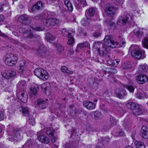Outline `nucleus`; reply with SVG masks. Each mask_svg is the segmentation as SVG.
<instances>
[{
    "label": "nucleus",
    "mask_w": 148,
    "mask_h": 148,
    "mask_svg": "<svg viewBox=\"0 0 148 148\" xmlns=\"http://www.w3.org/2000/svg\"><path fill=\"white\" fill-rule=\"evenodd\" d=\"M18 20L21 23L25 24L22 28H21L20 29L22 31V32L23 33V36L26 39H30L35 37V35L32 32L33 30L37 31L42 30L40 27H33L30 25H26V24L30 23L31 21L29 16L26 14L21 15L19 18Z\"/></svg>",
    "instance_id": "nucleus-1"
},
{
    "label": "nucleus",
    "mask_w": 148,
    "mask_h": 148,
    "mask_svg": "<svg viewBox=\"0 0 148 148\" xmlns=\"http://www.w3.org/2000/svg\"><path fill=\"white\" fill-rule=\"evenodd\" d=\"M110 36L107 35L104 40V44L100 42H97L94 44V49L97 50L101 56H105L107 52V48H115L118 45L117 42L111 40Z\"/></svg>",
    "instance_id": "nucleus-2"
},
{
    "label": "nucleus",
    "mask_w": 148,
    "mask_h": 148,
    "mask_svg": "<svg viewBox=\"0 0 148 148\" xmlns=\"http://www.w3.org/2000/svg\"><path fill=\"white\" fill-rule=\"evenodd\" d=\"M25 83L24 81L19 82L17 85V96L18 99L23 103H26L28 99L27 93L25 91Z\"/></svg>",
    "instance_id": "nucleus-3"
},
{
    "label": "nucleus",
    "mask_w": 148,
    "mask_h": 148,
    "mask_svg": "<svg viewBox=\"0 0 148 148\" xmlns=\"http://www.w3.org/2000/svg\"><path fill=\"white\" fill-rule=\"evenodd\" d=\"M129 49L131 51L132 56L135 59H143L146 57L145 51L140 49L137 45H132Z\"/></svg>",
    "instance_id": "nucleus-4"
},
{
    "label": "nucleus",
    "mask_w": 148,
    "mask_h": 148,
    "mask_svg": "<svg viewBox=\"0 0 148 148\" xmlns=\"http://www.w3.org/2000/svg\"><path fill=\"white\" fill-rule=\"evenodd\" d=\"M18 60L17 55L14 53H9L5 56V63L8 66H13L17 63Z\"/></svg>",
    "instance_id": "nucleus-5"
},
{
    "label": "nucleus",
    "mask_w": 148,
    "mask_h": 148,
    "mask_svg": "<svg viewBox=\"0 0 148 148\" xmlns=\"http://www.w3.org/2000/svg\"><path fill=\"white\" fill-rule=\"evenodd\" d=\"M24 132L23 128L15 129L12 134L9 136L8 139L12 142L18 140L23 137V134Z\"/></svg>",
    "instance_id": "nucleus-6"
},
{
    "label": "nucleus",
    "mask_w": 148,
    "mask_h": 148,
    "mask_svg": "<svg viewBox=\"0 0 148 148\" xmlns=\"http://www.w3.org/2000/svg\"><path fill=\"white\" fill-rule=\"evenodd\" d=\"M34 73L38 77L44 81L47 79L49 76L48 73L46 70L40 68L35 69Z\"/></svg>",
    "instance_id": "nucleus-7"
},
{
    "label": "nucleus",
    "mask_w": 148,
    "mask_h": 148,
    "mask_svg": "<svg viewBox=\"0 0 148 148\" xmlns=\"http://www.w3.org/2000/svg\"><path fill=\"white\" fill-rule=\"evenodd\" d=\"M60 21L58 19L55 18H43L41 21L42 25L47 27L54 26L56 24H58Z\"/></svg>",
    "instance_id": "nucleus-8"
},
{
    "label": "nucleus",
    "mask_w": 148,
    "mask_h": 148,
    "mask_svg": "<svg viewBox=\"0 0 148 148\" xmlns=\"http://www.w3.org/2000/svg\"><path fill=\"white\" fill-rule=\"evenodd\" d=\"M127 106L131 110H135L136 115H139L143 113V110L139 105L136 103L130 102L127 104Z\"/></svg>",
    "instance_id": "nucleus-9"
},
{
    "label": "nucleus",
    "mask_w": 148,
    "mask_h": 148,
    "mask_svg": "<svg viewBox=\"0 0 148 148\" xmlns=\"http://www.w3.org/2000/svg\"><path fill=\"white\" fill-rule=\"evenodd\" d=\"M132 20V17L129 14H126L123 16H119L117 20V24L122 25L125 24L127 23H130Z\"/></svg>",
    "instance_id": "nucleus-10"
},
{
    "label": "nucleus",
    "mask_w": 148,
    "mask_h": 148,
    "mask_svg": "<svg viewBox=\"0 0 148 148\" xmlns=\"http://www.w3.org/2000/svg\"><path fill=\"white\" fill-rule=\"evenodd\" d=\"M16 75V72L11 69L6 70L2 74L3 77L7 79L11 78L15 76Z\"/></svg>",
    "instance_id": "nucleus-11"
},
{
    "label": "nucleus",
    "mask_w": 148,
    "mask_h": 148,
    "mask_svg": "<svg viewBox=\"0 0 148 148\" xmlns=\"http://www.w3.org/2000/svg\"><path fill=\"white\" fill-rule=\"evenodd\" d=\"M136 79L138 84H143L147 82L148 78L146 75H140L136 76Z\"/></svg>",
    "instance_id": "nucleus-12"
},
{
    "label": "nucleus",
    "mask_w": 148,
    "mask_h": 148,
    "mask_svg": "<svg viewBox=\"0 0 148 148\" xmlns=\"http://www.w3.org/2000/svg\"><path fill=\"white\" fill-rule=\"evenodd\" d=\"M43 91L47 95H49L51 93V88L50 84L49 82L43 83L41 85Z\"/></svg>",
    "instance_id": "nucleus-13"
},
{
    "label": "nucleus",
    "mask_w": 148,
    "mask_h": 148,
    "mask_svg": "<svg viewBox=\"0 0 148 148\" xmlns=\"http://www.w3.org/2000/svg\"><path fill=\"white\" fill-rule=\"evenodd\" d=\"M84 107L88 110H92L95 108L96 104L88 101H85L83 102Z\"/></svg>",
    "instance_id": "nucleus-14"
},
{
    "label": "nucleus",
    "mask_w": 148,
    "mask_h": 148,
    "mask_svg": "<svg viewBox=\"0 0 148 148\" xmlns=\"http://www.w3.org/2000/svg\"><path fill=\"white\" fill-rule=\"evenodd\" d=\"M38 89L39 86L38 85L34 84L30 89V96L32 97L35 96L37 95Z\"/></svg>",
    "instance_id": "nucleus-15"
},
{
    "label": "nucleus",
    "mask_w": 148,
    "mask_h": 148,
    "mask_svg": "<svg viewBox=\"0 0 148 148\" xmlns=\"http://www.w3.org/2000/svg\"><path fill=\"white\" fill-rule=\"evenodd\" d=\"M116 9L112 6H108L106 7L105 11L107 14L111 16L114 14L116 12Z\"/></svg>",
    "instance_id": "nucleus-16"
},
{
    "label": "nucleus",
    "mask_w": 148,
    "mask_h": 148,
    "mask_svg": "<svg viewBox=\"0 0 148 148\" xmlns=\"http://www.w3.org/2000/svg\"><path fill=\"white\" fill-rule=\"evenodd\" d=\"M115 93L117 96L119 98H123L127 95L126 91L121 88L117 89L115 90Z\"/></svg>",
    "instance_id": "nucleus-17"
},
{
    "label": "nucleus",
    "mask_w": 148,
    "mask_h": 148,
    "mask_svg": "<svg viewBox=\"0 0 148 148\" xmlns=\"http://www.w3.org/2000/svg\"><path fill=\"white\" fill-rule=\"evenodd\" d=\"M26 62L25 60H22L21 61L20 68L18 70V72L21 75H24L25 73L26 67L25 66Z\"/></svg>",
    "instance_id": "nucleus-18"
},
{
    "label": "nucleus",
    "mask_w": 148,
    "mask_h": 148,
    "mask_svg": "<svg viewBox=\"0 0 148 148\" xmlns=\"http://www.w3.org/2000/svg\"><path fill=\"white\" fill-rule=\"evenodd\" d=\"M37 105L40 108L44 109L47 107L48 104L47 103L42 99H38L37 102Z\"/></svg>",
    "instance_id": "nucleus-19"
},
{
    "label": "nucleus",
    "mask_w": 148,
    "mask_h": 148,
    "mask_svg": "<svg viewBox=\"0 0 148 148\" xmlns=\"http://www.w3.org/2000/svg\"><path fill=\"white\" fill-rule=\"evenodd\" d=\"M42 7V2L40 1H38L32 7L31 11L34 12L40 10Z\"/></svg>",
    "instance_id": "nucleus-20"
},
{
    "label": "nucleus",
    "mask_w": 148,
    "mask_h": 148,
    "mask_svg": "<svg viewBox=\"0 0 148 148\" xmlns=\"http://www.w3.org/2000/svg\"><path fill=\"white\" fill-rule=\"evenodd\" d=\"M38 139L41 142L46 144H48L50 142V140L47 137L43 135L38 136Z\"/></svg>",
    "instance_id": "nucleus-21"
},
{
    "label": "nucleus",
    "mask_w": 148,
    "mask_h": 148,
    "mask_svg": "<svg viewBox=\"0 0 148 148\" xmlns=\"http://www.w3.org/2000/svg\"><path fill=\"white\" fill-rule=\"evenodd\" d=\"M37 52L40 56H43L45 54L46 52V48L43 45H40L38 47L37 50Z\"/></svg>",
    "instance_id": "nucleus-22"
},
{
    "label": "nucleus",
    "mask_w": 148,
    "mask_h": 148,
    "mask_svg": "<svg viewBox=\"0 0 148 148\" xmlns=\"http://www.w3.org/2000/svg\"><path fill=\"white\" fill-rule=\"evenodd\" d=\"M64 3L69 11L70 12L73 11V7L70 0H65Z\"/></svg>",
    "instance_id": "nucleus-23"
},
{
    "label": "nucleus",
    "mask_w": 148,
    "mask_h": 148,
    "mask_svg": "<svg viewBox=\"0 0 148 148\" xmlns=\"http://www.w3.org/2000/svg\"><path fill=\"white\" fill-rule=\"evenodd\" d=\"M71 31L72 32V33L70 32L66 29H63L62 31V34L63 36L64 37H70V35H71V34L74 35L75 33V31Z\"/></svg>",
    "instance_id": "nucleus-24"
},
{
    "label": "nucleus",
    "mask_w": 148,
    "mask_h": 148,
    "mask_svg": "<svg viewBox=\"0 0 148 148\" xmlns=\"http://www.w3.org/2000/svg\"><path fill=\"white\" fill-rule=\"evenodd\" d=\"M95 13V10L93 8H91L87 9L86 11V15L90 17L94 16Z\"/></svg>",
    "instance_id": "nucleus-25"
},
{
    "label": "nucleus",
    "mask_w": 148,
    "mask_h": 148,
    "mask_svg": "<svg viewBox=\"0 0 148 148\" xmlns=\"http://www.w3.org/2000/svg\"><path fill=\"white\" fill-rule=\"evenodd\" d=\"M87 47L89 49L90 48V45L88 42H86L83 43L79 44L77 46V48L78 49H80L81 48L84 47Z\"/></svg>",
    "instance_id": "nucleus-26"
},
{
    "label": "nucleus",
    "mask_w": 148,
    "mask_h": 148,
    "mask_svg": "<svg viewBox=\"0 0 148 148\" xmlns=\"http://www.w3.org/2000/svg\"><path fill=\"white\" fill-rule=\"evenodd\" d=\"M132 122L128 117L125 119L123 123V125L125 127L130 128L131 127Z\"/></svg>",
    "instance_id": "nucleus-27"
},
{
    "label": "nucleus",
    "mask_w": 148,
    "mask_h": 148,
    "mask_svg": "<svg viewBox=\"0 0 148 148\" xmlns=\"http://www.w3.org/2000/svg\"><path fill=\"white\" fill-rule=\"evenodd\" d=\"M136 97L138 99H141L144 98H146L147 95L146 93L145 92L141 91L138 92L136 94Z\"/></svg>",
    "instance_id": "nucleus-28"
},
{
    "label": "nucleus",
    "mask_w": 148,
    "mask_h": 148,
    "mask_svg": "<svg viewBox=\"0 0 148 148\" xmlns=\"http://www.w3.org/2000/svg\"><path fill=\"white\" fill-rule=\"evenodd\" d=\"M117 120L115 118L112 116H110V120L109 123L110 126L108 129H109L114 125H116L117 123Z\"/></svg>",
    "instance_id": "nucleus-29"
},
{
    "label": "nucleus",
    "mask_w": 148,
    "mask_h": 148,
    "mask_svg": "<svg viewBox=\"0 0 148 148\" xmlns=\"http://www.w3.org/2000/svg\"><path fill=\"white\" fill-rule=\"evenodd\" d=\"M19 109L20 111L22 112L23 115L24 116H27L28 115L29 112L27 107L21 106Z\"/></svg>",
    "instance_id": "nucleus-30"
},
{
    "label": "nucleus",
    "mask_w": 148,
    "mask_h": 148,
    "mask_svg": "<svg viewBox=\"0 0 148 148\" xmlns=\"http://www.w3.org/2000/svg\"><path fill=\"white\" fill-rule=\"evenodd\" d=\"M132 66L131 63L130 62H127L123 63L121 67L123 69H128Z\"/></svg>",
    "instance_id": "nucleus-31"
},
{
    "label": "nucleus",
    "mask_w": 148,
    "mask_h": 148,
    "mask_svg": "<svg viewBox=\"0 0 148 148\" xmlns=\"http://www.w3.org/2000/svg\"><path fill=\"white\" fill-rule=\"evenodd\" d=\"M61 70L62 72L69 74H71L73 73V71L69 70H68V68L65 66H62L61 68Z\"/></svg>",
    "instance_id": "nucleus-32"
},
{
    "label": "nucleus",
    "mask_w": 148,
    "mask_h": 148,
    "mask_svg": "<svg viewBox=\"0 0 148 148\" xmlns=\"http://www.w3.org/2000/svg\"><path fill=\"white\" fill-rule=\"evenodd\" d=\"M143 46L146 48L148 49V37L143 38L142 40Z\"/></svg>",
    "instance_id": "nucleus-33"
},
{
    "label": "nucleus",
    "mask_w": 148,
    "mask_h": 148,
    "mask_svg": "<svg viewBox=\"0 0 148 148\" xmlns=\"http://www.w3.org/2000/svg\"><path fill=\"white\" fill-rule=\"evenodd\" d=\"M146 70L145 66L143 64L139 65L137 71V72L139 73H144Z\"/></svg>",
    "instance_id": "nucleus-34"
},
{
    "label": "nucleus",
    "mask_w": 148,
    "mask_h": 148,
    "mask_svg": "<svg viewBox=\"0 0 148 148\" xmlns=\"http://www.w3.org/2000/svg\"><path fill=\"white\" fill-rule=\"evenodd\" d=\"M106 73L112 74H115L117 72V70L114 68H110L106 69Z\"/></svg>",
    "instance_id": "nucleus-35"
},
{
    "label": "nucleus",
    "mask_w": 148,
    "mask_h": 148,
    "mask_svg": "<svg viewBox=\"0 0 148 148\" xmlns=\"http://www.w3.org/2000/svg\"><path fill=\"white\" fill-rule=\"evenodd\" d=\"M135 144L136 148H145V147L144 143L140 141H136L135 142Z\"/></svg>",
    "instance_id": "nucleus-36"
},
{
    "label": "nucleus",
    "mask_w": 148,
    "mask_h": 148,
    "mask_svg": "<svg viewBox=\"0 0 148 148\" xmlns=\"http://www.w3.org/2000/svg\"><path fill=\"white\" fill-rule=\"evenodd\" d=\"M56 38L55 36L50 34H46V38L49 42H51L54 40Z\"/></svg>",
    "instance_id": "nucleus-37"
},
{
    "label": "nucleus",
    "mask_w": 148,
    "mask_h": 148,
    "mask_svg": "<svg viewBox=\"0 0 148 148\" xmlns=\"http://www.w3.org/2000/svg\"><path fill=\"white\" fill-rule=\"evenodd\" d=\"M67 39V44L68 45H71L74 43L75 41L74 40V38L72 35H70V37H68Z\"/></svg>",
    "instance_id": "nucleus-38"
},
{
    "label": "nucleus",
    "mask_w": 148,
    "mask_h": 148,
    "mask_svg": "<svg viewBox=\"0 0 148 148\" xmlns=\"http://www.w3.org/2000/svg\"><path fill=\"white\" fill-rule=\"evenodd\" d=\"M75 6L76 9L79 11H81L82 10V5L80 3L79 1H77V2L75 3Z\"/></svg>",
    "instance_id": "nucleus-39"
},
{
    "label": "nucleus",
    "mask_w": 148,
    "mask_h": 148,
    "mask_svg": "<svg viewBox=\"0 0 148 148\" xmlns=\"http://www.w3.org/2000/svg\"><path fill=\"white\" fill-rule=\"evenodd\" d=\"M54 131L51 128H49L47 131L46 133L47 134L49 137H52L54 135Z\"/></svg>",
    "instance_id": "nucleus-40"
},
{
    "label": "nucleus",
    "mask_w": 148,
    "mask_h": 148,
    "mask_svg": "<svg viewBox=\"0 0 148 148\" xmlns=\"http://www.w3.org/2000/svg\"><path fill=\"white\" fill-rule=\"evenodd\" d=\"M134 33L135 35L136 36H139L140 35H142V32L140 29H138V28L135 29L134 30Z\"/></svg>",
    "instance_id": "nucleus-41"
},
{
    "label": "nucleus",
    "mask_w": 148,
    "mask_h": 148,
    "mask_svg": "<svg viewBox=\"0 0 148 148\" xmlns=\"http://www.w3.org/2000/svg\"><path fill=\"white\" fill-rule=\"evenodd\" d=\"M141 133L143 137L145 138H148V131H146L143 129L141 130Z\"/></svg>",
    "instance_id": "nucleus-42"
},
{
    "label": "nucleus",
    "mask_w": 148,
    "mask_h": 148,
    "mask_svg": "<svg viewBox=\"0 0 148 148\" xmlns=\"http://www.w3.org/2000/svg\"><path fill=\"white\" fill-rule=\"evenodd\" d=\"M54 45L56 46L57 48V50L59 52H62L64 50V48L60 44H54Z\"/></svg>",
    "instance_id": "nucleus-43"
},
{
    "label": "nucleus",
    "mask_w": 148,
    "mask_h": 148,
    "mask_svg": "<svg viewBox=\"0 0 148 148\" xmlns=\"http://www.w3.org/2000/svg\"><path fill=\"white\" fill-rule=\"evenodd\" d=\"M28 122L29 124L33 126L35 125V121L34 118L33 117H29V119Z\"/></svg>",
    "instance_id": "nucleus-44"
},
{
    "label": "nucleus",
    "mask_w": 148,
    "mask_h": 148,
    "mask_svg": "<svg viewBox=\"0 0 148 148\" xmlns=\"http://www.w3.org/2000/svg\"><path fill=\"white\" fill-rule=\"evenodd\" d=\"M33 144V140H28L27 141L26 143L25 144V146L26 147H29L31 146Z\"/></svg>",
    "instance_id": "nucleus-45"
},
{
    "label": "nucleus",
    "mask_w": 148,
    "mask_h": 148,
    "mask_svg": "<svg viewBox=\"0 0 148 148\" xmlns=\"http://www.w3.org/2000/svg\"><path fill=\"white\" fill-rule=\"evenodd\" d=\"M126 88L130 92H134V88L132 85H126Z\"/></svg>",
    "instance_id": "nucleus-46"
},
{
    "label": "nucleus",
    "mask_w": 148,
    "mask_h": 148,
    "mask_svg": "<svg viewBox=\"0 0 148 148\" xmlns=\"http://www.w3.org/2000/svg\"><path fill=\"white\" fill-rule=\"evenodd\" d=\"M94 116L95 118H99L101 117V114L99 111H96L94 112Z\"/></svg>",
    "instance_id": "nucleus-47"
},
{
    "label": "nucleus",
    "mask_w": 148,
    "mask_h": 148,
    "mask_svg": "<svg viewBox=\"0 0 148 148\" xmlns=\"http://www.w3.org/2000/svg\"><path fill=\"white\" fill-rule=\"evenodd\" d=\"M8 99H10V103L11 104H14L16 103L17 102V101L15 99H14V97L13 96H11L10 97H8Z\"/></svg>",
    "instance_id": "nucleus-48"
},
{
    "label": "nucleus",
    "mask_w": 148,
    "mask_h": 148,
    "mask_svg": "<svg viewBox=\"0 0 148 148\" xmlns=\"http://www.w3.org/2000/svg\"><path fill=\"white\" fill-rule=\"evenodd\" d=\"M82 5V7H84L87 5V3L86 0H77Z\"/></svg>",
    "instance_id": "nucleus-49"
},
{
    "label": "nucleus",
    "mask_w": 148,
    "mask_h": 148,
    "mask_svg": "<svg viewBox=\"0 0 148 148\" xmlns=\"http://www.w3.org/2000/svg\"><path fill=\"white\" fill-rule=\"evenodd\" d=\"M102 140L104 143H106L109 141L110 138L107 137H104L102 138Z\"/></svg>",
    "instance_id": "nucleus-50"
},
{
    "label": "nucleus",
    "mask_w": 148,
    "mask_h": 148,
    "mask_svg": "<svg viewBox=\"0 0 148 148\" xmlns=\"http://www.w3.org/2000/svg\"><path fill=\"white\" fill-rule=\"evenodd\" d=\"M120 61V60L119 59L114 60L113 62V66H117L119 62Z\"/></svg>",
    "instance_id": "nucleus-51"
},
{
    "label": "nucleus",
    "mask_w": 148,
    "mask_h": 148,
    "mask_svg": "<svg viewBox=\"0 0 148 148\" xmlns=\"http://www.w3.org/2000/svg\"><path fill=\"white\" fill-rule=\"evenodd\" d=\"M114 60L109 59L108 60V63L110 65L113 66Z\"/></svg>",
    "instance_id": "nucleus-52"
},
{
    "label": "nucleus",
    "mask_w": 148,
    "mask_h": 148,
    "mask_svg": "<svg viewBox=\"0 0 148 148\" xmlns=\"http://www.w3.org/2000/svg\"><path fill=\"white\" fill-rule=\"evenodd\" d=\"M101 33L99 32H95L94 34V37L96 38H97L100 36L101 35Z\"/></svg>",
    "instance_id": "nucleus-53"
},
{
    "label": "nucleus",
    "mask_w": 148,
    "mask_h": 148,
    "mask_svg": "<svg viewBox=\"0 0 148 148\" xmlns=\"http://www.w3.org/2000/svg\"><path fill=\"white\" fill-rule=\"evenodd\" d=\"M40 15H37L33 17L34 20H38L40 18Z\"/></svg>",
    "instance_id": "nucleus-54"
},
{
    "label": "nucleus",
    "mask_w": 148,
    "mask_h": 148,
    "mask_svg": "<svg viewBox=\"0 0 148 148\" xmlns=\"http://www.w3.org/2000/svg\"><path fill=\"white\" fill-rule=\"evenodd\" d=\"M123 133L122 130H120L119 133L116 134V136H123Z\"/></svg>",
    "instance_id": "nucleus-55"
},
{
    "label": "nucleus",
    "mask_w": 148,
    "mask_h": 148,
    "mask_svg": "<svg viewBox=\"0 0 148 148\" xmlns=\"http://www.w3.org/2000/svg\"><path fill=\"white\" fill-rule=\"evenodd\" d=\"M0 35L4 37V38H8V36L6 35L4 33H3L0 30Z\"/></svg>",
    "instance_id": "nucleus-56"
},
{
    "label": "nucleus",
    "mask_w": 148,
    "mask_h": 148,
    "mask_svg": "<svg viewBox=\"0 0 148 148\" xmlns=\"http://www.w3.org/2000/svg\"><path fill=\"white\" fill-rule=\"evenodd\" d=\"M4 117V115L3 113L0 111V121L3 120Z\"/></svg>",
    "instance_id": "nucleus-57"
},
{
    "label": "nucleus",
    "mask_w": 148,
    "mask_h": 148,
    "mask_svg": "<svg viewBox=\"0 0 148 148\" xmlns=\"http://www.w3.org/2000/svg\"><path fill=\"white\" fill-rule=\"evenodd\" d=\"M125 42L124 39H122L120 41V43H121L123 45L125 46Z\"/></svg>",
    "instance_id": "nucleus-58"
},
{
    "label": "nucleus",
    "mask_w": 148,
    "mask_h": 148,
    "mask_svg": "<svg viewBox=\"0 0 148 148\" xmlns=\"http://www.w3.org/2000/svg\"><path fill=\"white\" fill-rule=\"evenodd\" d=\"M51 146L52 148H58V145L55 144L53 143Z\"/></svg>",
    "instance_id": "nucleus-59"
},
{
    "label": "nucleus",
    "mask_w": 148,
    "mask_h": 148,
    "mask_svg": "<svg viewBox=\"0 0 148 148\" xmlns=\"http://www.w3.org/2000/svg\"><path fill=\"white\" fill-rule=\"evenodd\" d=\"M0 148H7L5 146V144L3 143H1L0 144Z\"/></svg>",
    "instance_id": "nucleus-60"
},
{
    "label": "nucleus",
    "mask_w": 148,
    "mask_h": 148,
    "mask_svg": "<svg viewBox=\"0 0 148 148\" xmlns=\"http://www.w3.org/2000/svg\"><path fill=\"white\" fill-rule=\"evenodd\" d=\"M4 17L3 15H0V22H2L3 21Z\"/></svg>",
    "instance_id": "nucleus-61"
},
{
    "label": "nucleus",
    "mask_w": 148,
    "mask_h": 148,
    "mask_svg": "<svg viewBox=\"0 0 148 148\" xmlns=\"http://www.w3.org/2000/svg\"><path fill=\"white\" fill-rule=\"evenodd\" d=\"M51 138H52V142L54 143L56 141V138L55 137H54V136H52V137H51Z\"/></svg>",
    "instance_id": "nucleus-62"
},
{
    "label": "nucleus",
    "mask_w": 148,
    "mask_h": 148,
    "mask_svg": "<svg viewBox=\"0 0 148 148\" xmlns=\"http://www.w3.org/2000/svg\"><path fill=\"white\" fill-rule=\"evenodd\" d=\"M70 145L69 143H67L65 145L64 148H70Z\"/></svg>",
    "instance_id": "nucleus-63"
},
{
    "label": "nucleus",
    "mask_w": 148,
    "mask_h": 148,
    "mask_svg": "<svg viewBox=\"0 0 148 148\" xmlns=\"http://www.w3.org/2000/svg\"><path fill=\"white\" fill-rule=\"evenodd\" d=\"M104 23L107 25H110L109 22H108L107 21H104Z\"/></svg>",
    "instance_id": "nucleus-64"
}]
</instances>
